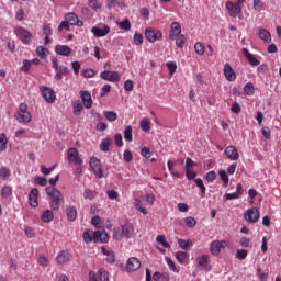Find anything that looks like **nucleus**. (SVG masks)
Listing matches in <instances>:
<instances>
[{"mask_svg":"<svg viewBox=\"0 0 281 281\" xmlns=\"http://www.w3.org/2000/svg\"><path fill=\"white\" fill-rule=\"evenodd\" d=\"M123 159L124 161H126L127 164H130V161H133V153L128 149H126L124 153H123Z\"/></svg>","mask_w":281,"mask_h":281,"instance_id":"nucleus-62","label":"nucleus"},{"mask_svg":"<svg viewBox=\"0 0 281 281\" xmlns=\"http://www.w3.org/2000/svg\"><path fill=\"white\" fill-rule=\"evenodd\" d=\"M83 199H89V201H93V199H95V192H93L91 189H86L83 192Z\"/></svg>","mask_w":281,"mask_h":281,"instance_id":"nucleus-54","label":"nucleus"},{"mask_svg":"<svg viewBox=\"0 0 281 281\" xmlns=\"http://www.w3.org/2000/svg\"><path fill=\"white\" fill-rule=\"evenodd\" d=\"M8 148V137L5 134L0 135V153H3Z\"/></svg>","mask_w":281,"mask_h":281,"instance_id":"nucleus-44","label":"nucleus"},{"mask_svg":"<svg viewBox=\"0 0 281 281\" xmlns=\"http://www.w3.org/2000/svg\"><path fill=\"white\" fill-rule=\"evenodd\" d=\"M46 194L50 199L49 205L52 210H54V212H58V210H60V202L64 201L63 193L54 187H47Z\"/></svg>","mask_w":281,"mask_h":281,"instance_id":"nucleus-1","label":"nucleus"},{"mask_svg":"<svg viewBox=\"0 0 281 281\" xmlns=\"http://www.w3.org/2000/svg\"><path fill=\"white\" fill-rule=\"evenodd\" d=\"M56 71V80H63L64 76H69V68L66 66H59L58 70Z\"/></svg>","mask_w":281,"mask_h":281,"instance_id":"nucleus-30","label":"nucleus"},{"mask_svg":"<svg viewBox=\"0 0 281 281\" xmlns=\"http://www.w3.org/2000/svg\"><path fill=\"white\" fill-rule=\"evenodd\" d=\"M133 232H135L133 224H125L121 226V234H123L125 238H131V236H133Z\"/></svg>","mask_w":281,"mask_h":281,"instance_id":"nucleus-26","label":"nucleus"},{"mask_svg":"<svg viewBox=\"0 0 281 281\" xmlns=\"http://www.w3.org/2000/svg\"><path fill=\"white\" fill-rule=\"evenodd\" d=\"M72 109H74L75 115H80V113H82V109H85V106H82V103L80 101H76L72 105Z\"/></svg>","mask_w":281,"mask_h":281,"instance_id":"nucleus-46","label":"nucleus"},{"mask_svg":"<svg viewBox=\"0 0 281 281\" xmlns=\"http://www.w3.org/2000/svg\"><path fill=\"white\" fill-rule=\"evenodd\" d=\"M95 243H109V233L106 231H95Z\"/></svg>","mask_w":281,"mask_h":281,"instance_id":"nucleus-25","label":"nucleus"},{"mask_svg":"<svg viewBox=\"0 0 281 281\" xmlns=\"http://www.w3.org/2000/svg\"><path fill=\"white\" fill-rule=\"evenodd\" d=\"M145 38L149 43H156V41H161L164 38V33L157 29L148 27L145 30Z\"/></svg>","mask_w":281,"mask_h":281,"instance_id":"nucleus-4","label":"nucleus"},{"mask_svg":"<svg viewBox=\"0 0 281 281\" xmlns=\"http://www.w3.org/2000/svg\"><path fill=\"white\" fill-rule=\"evenodd\" d=\"M89 164L90 168L94 172V176L98 179H102V177H104V173H102V164L100 159H98V157H91Z\"/></svg>","mask_w":281,"mask_h":281,"instance_id":"nucleus-6","label":"nucleus"},{"mask_svg":"<svg viewBox=\"0 0 281 281\" xmlns=\"http://www.w3.org/2000/svg\"><path fill=\"white\" fill-rule=\"evenodd\" d=\"M80 97L86 109H91V106H93V100L91 99V93L89 91H80Z\"/></svg>","mask_w":281,"mask_h":281,"instance_id":"nucleus-16","label":"nucleus"},{"mask_svg":"<svg viewBox=\"0 0 281 281\" xmlns=\"http://www.w3.org/2000/svg\"><path fill=\"white\" fill-rule=\"evenodd\" d=\"M254 10L256 12H262V10H265V2L261 0H254Z\"/></svg>","mask_w":281,"mask_h":281,"instance_id":"nucleus-49","label":"nucleus"},{"mask_svg":"<svg viewBox=\"0 0 281 281\" xmlns=\"http://www.w3.org/2000/svg\"><path fill=\"white\" fill-rule=\"evenodd\" d=\"M65 21H67L70 25H77V27H82V25H85V22L80 21L76 13H67L65 15Z\"/></svg>","mask_w":281,"mask_h":281,"instance_id":"nucleus-15","label":"nucleus"},{"mask_svg":"<svg viewBox=\"0 0 281 281\" xmlns=\"http://www.w3.org/2000/svg\"><path fill=\"white\" fill-rule=\"evenodd\" d=\"M103 115L108 122H115L117 120V112L115 111H103Z\"/></svg>","mask_w":281,"mask_h":281,"instance_id":"nucleus-33","label":"nucleus"},{"mask_svg":"<svg viewBox=\"0 0 281 281\" xmlns=\"http://www.w3.org/2000/svg\"><path fill=\"white\" fill-rule=\"evenodd\" d=\"M41 218L43 223H52L54 221V212L52 210H46L42 213Z\"/></svg>","mask_w":281,"mask_h":281,"instance_id":"nucleus-29","label":"nucleus"},{"mask_svg":"<svg viewBox=\"0 0 281 281\" xmlns=\"http://www.w3.org/2000/svg\"><path fill=\"white\" fill-rule=\"evenodd\" d=\"M165 260L170 269V271H173L175 273H179V270H177V265H175V261L170 257H165Z\"/></svg>","mask_w":281,"mask_h":281,"instance_id":"nucleus-48","label":"nucleus"},{"mask_svg":"<svg viewBox=\"0 0 281 281\" xmlns=\"http://www.w3.org/2000/svg\"><path fill=\"white\" fill-rule=\"evenodd\" d=\"M55 52L59 56H71V47H69L67 45H57L55 47Z\"/></svg>","mask_w":281,"mask_h":281,"instance_id":"nucleus-24","label":"nucleus"},{"mask_svg":"<svg viewBox=\"0 0 281 281\" xmlns=\"http://www.w3.org/2000/svg\"><path fill=\"white\" fill-rule=\"evenodd\" d=\"M124 139L126 142H133V126L127 125L124 130Z\"/></svg>","mask_w":281,"mask_h":281,"instance_id":"nucleus-36","label":"nucleus"},{"mask_svg":"<svg viewBox=\"0 0 281 281\" xmlns=\"http://www.w3.org/2000/svg\"><path fill=\"white\" fill-rule=\"evenodd\" d=\"M134 206H135V207L138 210V212H140L142 214H144V215L148 214V211H147L146 207H144V205L142 204V200L135 199Z\"/></svg>","mask_w":281,"mask_h":281,"instance_id":"nucleus-39","label":"nucleus"},{"mask_svg":"<svg viewBox=\"0 0 281 281\" xmlns=\"http://www.w3.org/2000/svg\"><path fill=\"white\" fill-rule=\"evenodd\" d=\"M101 251L103 256H108L106 260L110 265H113V262H115V254H113V250L102 247Z\"/></svg>","mask_w":281,"mask_h":281,"instance_id":"nucleus-31","label":"nucleus"},{"mask_svg":"<svg viewBox=\"0 0 281 281\" xmlns=\"http://www.w3.org/2000/svg\"><path fill=\"white\" fill-rule=\"evenodd\" d=\"M218 176L220 179L223 181L224 186L227 187L229 184V176H227V171L220 170Z\"/></svg>","mask_w":281,"mask_h":281,"instance_id":"nucleus-42","label":"nucleus"},{"mask_svg":"<svg viewBox=\"0 0 281 281\" xmlns=\"http://www.w3.org/2000/svg\"><path fill=\"white\" fill-rule=\"evenodd\" d=\"M67 157L70 164H75L76 166H82V158H80V154L78 153V149L74 147L69 148Z\"/></svg>","mask_w":281,"mask_h":281,"instance_id":"nucleus-12","label":"nucleus"},{"mask_svg":"<svg viewBox=\"0 0 281 281\" xmlns=\"http://www.w3.org/2000/svg\"><path fill=\"white\" fill-rule=\"evenodd\" d=\"M119 27L121 30H125V32H128L131 31V21H128V19L122 21L119 23Z\"/></svg>","mask_w":281,"mask_h":281,"instance_id":"nucleus-52","label":"nucleus"},{"mask_svg":"<svg viewBox=\"0 0 281 281\" xmlns=\"http://www.w3.org/2000/svg\"><path fill=\"white\" fill-rule=\"evenodd\" d=\"M225 155L231 159V161H238L240 159V156L238 155V149H236L234 146H228L225 148Z\"/></svg>","mask_w":281,"mask_h":281,"instance_id":"nucleus-17","label":"nucleus"},{"mask_svg":"<svg viewBox=\"0 0 281 281\" xmlns=\"http://www.w3.org/2000/svg\"><path fill=\"white\" fill-rule=\"evenodd\" d=\"M1 194L4 199H8L10 196H12V187L10 186H4L2 188Z\"/></svg>","mask_w":281,"mask_h":281,"instance_id":"nucleus-51","label":"nucleus"},{"mask_svg":"<svg viewBox=\"0 0 281 281\" xmlns=\"http://www.w3.org/2000/svg\"><path fill=\"white\" fill-rule=\"evenodd\" d=\"M157 243H159L160 245H162V247H165V249H170V244L166 240V236L164 235H158L156 237Z\"/></svg>","mask_w":281,"mask_h":281,"instance_id":"nucleus-45","label":"nucleus"},{"mask_svg":"<svg viewBox=\"0 0 281 281\" xmlns=\"http://www.w3.org/2000/svg\"><path fill=\"white\" fill-rule=\"evenodd\" d=\"M226 10H228V15L232 19H236L238 14L243 13V5H238L232 1H226Z\"/></svg>","mask_w":281,"mask_h":281,"instance_id":"nucleus-8","label":"nucleus"},{"mask_svg":"<svg viewBox=\"0 0 281 281\" xmlns=\"http://www.w3.org/2000/svg\"><path fill=\"white\" fill-rule=\"evenodd\" d=\"M178 246L180 247V249H184L186 251H188V249L192 247V241L190 239H178Z\"/></svg>","mask_w":281,"mask_h":281,"instance_id":"nucleus-37","label":"nucleus"},{"mask_svg":"<svg viewBox=\"0 0 281 281\" xmlns=\"http://www.w3.org/2000/svg\"><path fill=\"white\" fill-rule=\"evenodd\" d=\"M166 65H167V67L169 69L170 76H172L177 71V63L168 61Z\"/></svg>","mask_w":281,"mask_h":281,"instance_id":"nucleus-61","label":"nucleus"},{"mask_svg":"<svg viewBox=\"0 0 281 281\" xmlns=\"http://www.w3.org/2000/svg\"><path fill=\"white\" fill-rule=\"evenodd\" d=\"M70 260H71V254L65 250H61L56 257V262L58 265H66V262H69Z\"/></svg>","mask_w":281,"mask_h":281,"instance_id":"nucleus-23","label":"nucleus"},{"mask_svg":"<svg viewBox=\"0 0 281 281\" xmlns=\"http://www.w3.org/2000/svg\"><path fill=\"white\" fill-rule=\"evenodd\" d=\"M241 52L246 60H248L249 65H251L252 67H258V65H260V60H258V58H256L254 54L249 53V49L243 48Z\"/></svg>","mask_w":281,"mask_h":281,"instance_id":"nucleus-18","label":"nucleus"},{"mask_svg":"<svg viewBox=\"0 0 281 281\" xmlns=\"http://www.w3.org/2000/svg\"><path fill=\"white\" fill-rule=\"evenodd\" d=\"M244 216L245 221H247L248 223H258L260 218V211H258V209L256 207H251L245 212Z\"/></svg>","mask_w":281,"mask_h":281,"instance_id":"nucleus-10","label":"nucleus"},{"mask_svg":"<svg viewBox=\"0 0 281 281\" xmlns=\"http://www.w3.org/2000/svg\"><path fill=\"white\" fill-rule=\"evenodd\" d=\"M14 119L20 124H30L32 122V113L27 111V103H20L18 111L14 113Z\"/></svg>","mask_w":281,"mask_h":281,"instance_id":"nucleus-2","label":"nucleus"},{"mask_svg":"<svg viewBox=\"0 0 281 281\" xmlns=\"http://www.w3.org/2000/svg\"><path fill=\"white\" fill-rule=\"evenodd\" d=\"M180 35H181V24H179V22H172L171 29L169 32L170 41H175V38H177V36H180Z\"/></svg>","mask_w":281,"mask_h":281,"instance_id":"nucleus-21","label":"nucleus"},{"mask_svg":"<svg viewBox=\"0 0 281 281\" xmlns=\"http://www.w3.org/2000/svg\"><path fill=\"white\" fill-rule=\"evenodd\" d=\"M66 218L70 223H74V221L78 218V211L76 210V206L74 205L66 206Z\"/></svg>","mask_w":281,"mask_h":281,"instance_id":"nucleus-22","label":"nucleus"},{"mask_svg":"<svg viewBox=\"0 0 281 281\" xmlns=\"http://www.w3.org/2000/svg\"><path fill=\"white\" fill-rule=\"evenodd\" d=\"M40 91H41L44 100L48 104H54L56 102V92L54 91V89L46 87V86H42V87H40Z\"/></svg>","mask_w":281,"mask_h":281,"instance_id":"nucleus-5","label":"nucleus"},{"mask_svg":"<svg viewBox=\"0 0 281 281\" xmlns=\"http://www.w3.org/2000/svg\"><path fill=\"white\" fill-rule=\"evenodd\" d=\"M133 41L134 45H142V43H144V35H142V33H135Z\"/></svg>","mask_w":281,"mask_h":281,"instance_id":"nucleus-57","label":"nucleus"},{"mask_svg":"<svg viewBox=\"0 0 281 281\" xmlns=\"http://www.w3.org/2000/svg\"><path fill=\"white\" fill-rule=\"evenodd\" d=\"M10 175H11L10 168L2 167L0 169V177H1V179H8V178H10Z\"/></svg>","mask_w":281,"mask_h":281,"instance_id":"nucleus-55","label":"nucleus"},{"mask_svg":"<svg viewBox=\"0 0 281 281\" xmlns=\"http://www.w3.org/2000/svg\"><path fill=\"white\" fill-rule=\"evenodd\" d=\"M34 181L37 186H41L42 188H45V186H47V178L35 177Z\"/></svg>","mask_w":281,"mask_h":281,"instance_id":"nucleus-60","label":"nucleus"},{"mask_svg":"<svg viewBox=\"0 0 281 281\" xmlns=\"http://www.w3.org/2000/svg\"><path fill=\"white\" fill-rule=\"evenodd\" d=\"M175 41H176L177 47L182 48L183 45H186V35L183 34L177 35Z\"/></svg>","mask_w":281,"mask_h":281,"instance_id":"nucleus-47","label":"nucleus"},{"mask_svg":"<svg viewBox=\"0 0 281 281\" xmlns=\"http://www.w3.org/2000/svg\"><path fill=\"white\" fill-rule=\"evenodd\" d=\"M98 276L100 281H109V273L104 268L98 270Z\"/></svg>","mask_w":281,"mask_h":281,"instance_id":"nucleus-50","label":"nucleus"},{"mask_svg":"<svg viewBox=\"0 0 281 281\" xmlns=\"http://www.w3.org/2000/svg\"><path fill=\"white\" fill-rule=\"evenodd\" d=\"M225 247H227L226 240H214L211 243L210 251L212 256H218V254H221V250L225 249Z\"/></svg>","mask_w":281,"mask_h":281,"instance_id":"nucleus-11","label":"nucleus"},{"mask_svg":"<svg viewBox=\"0 0 281 281\" xmlns=\"http://www.w3.org/2000/svg\"><path fill=\"white\" fill-rule=\"evenodd\" d=\"M111 144H113V142L111 140V138H105L101 142L100 144V148L103 153H109L110 148H111Z\"/></svg>","mask_w":281,"mask_h":281,"instance_id":"nucleus-34","label":"nucleus"},{"mask_svg":"<svg viewBox=\"0 0 281 281\" xmlns=\"http://www.w3.org/2000/svg\"><path fill=\"white\" fill-rule=\"evenodd\" d=\"M176 259L180 265H186V261L188 260V252L186 251H178L176 254Z\"/></svg>","mask_w":281,"mask_h":281,"instance_id":"nucleus-35","label":"nucleus"},{"mask_svg":"<svg viewBox=\"0 0 281 281\" xmlns=\"http://www.w3.org/2000/svg\"><path fill=\"white\" fill-rule=\"evenodd\" d=\"M82 238L85 243H95V232L87 229L83 232Z\"/></svg>","mask_w":281,"mask_h":281,"instance_id":"nucleus-27","label":"nucleus"},{"mask_svg":"<svg viewBox=\"0 0 281 281\" xmlns=\"http://www.w3.org/2000/svg\"><path fill=\"white\" fill-rule=\"evenodd\" d=\"M30 67H32V61L24 59L21 71H24V74H30Z\"/></svg>","mask_w":281,"mask_h":281,"instance_id":"nucleus-56","label":"nucleus"},{"mask_svg":"<svg viewBox=\"0 0 281 281\" xmlns=\"http://www.w3.org/2000/svg\"><path fill=\"white\" fill-rule=\"evenodd\" d=\"M184 223L187 227H196V220L192 216L186 217Z\"/></svg>","mask_w":281,"mask_h":281,"instance_id":"nucleus-58","label":"nucleus"},{"mask_svg":"<svg viewBox=\"0 0 281 281\" xmlns=\"http://www.w3.org/2000/svg\"><path fill=\"white\" fill-rule=\"evenodd\" d=\"M140 128L144 133H150V119H143L140 121Z\"/></svg>","mask_w":281,"mask_h":281,"instance_id":"nucleus-38","label":"nucleus"},{"mask_svg":"<svg viewBox=\"0 0 281 281\" xmlns=\"http://www.w3.org/2000/svg\"><path fill=\"white\" fill-rule=\"evenodd\" d=\"M140 155H142V157H145V159H150V157L153 156V153H150V148L143 147L140 149Z\"/></svg>","mask_w":281,"mask_h":281,"instance_id":"nucleus-59","label":"nucleus"},{"mask_svg":"<svg viewBox=\"0 0 281 281\" xmlns=\"http://www.w3.org/2000/svg\"><path fill=\"white\" fill-rule=\"evenodd\" d=\"M35 54L36 56H38V58H42V60H45V58H47V54H49V49L43 46H37Z\"/></svg>","mask_w":281,"mask_h":281,"instance_id":"nucleus-32","label":"nucleus"},{"mask_svg":"<svg viewBox=\"0 0 281 281\" xmlns=\"http://www.w3.org/2000/svg\"><path fill=\"white\" fill-rule=\"evenodd\" d=\"M14 34L15 36L19 37L21 43H23L24 45H32V38H33L32 33L27 31L25 27L23 26L15 27Z\"/></svg>","mask_w":281,"mask_h":281,"instance_id":"nucleus-3","label":"nucleus"},{"mask_svg":"<svg viewBox=\"0 0 281 281\" xmlns=\"http://www.w3.org/2000/svg\"><path fill=\"white\" fill-rule=\"evenodd\" d=\"M29 204L31 207H38V189H31L29 193Z\"/></svg>","mask_w":281,"mask_h":281,"instance_id":"nucleus-19","label":"nucleus"},{"mask_svg":"<svg viewBox=\"0 0 281 281\" xmlns=\"http://www.w3.org/2000/svg\"><path fill=\"white\" fill-rule=\"evenodd\" d=\"M248 254L249 251L247 249H237L235 258H237V260H245Z\"/></svg>","mask_w":281,"mask_h":281,"instance_id":"nucleus-40","label":"nucleus"},{"mask_svg":"<svg viewBox=\"0 0 281 281\" xmlns=\"http://www.w3.org/2000/svg\"><path fill=\"white\" fill-rule=\"evenodd\" d=\"M91 33L95 38H104V36H108V34H111V27L109 25L100 26H93L91 29Z\"/></svg>","mask_w":281,"mask_h":281,"instance_id":"nucleus-9","label":"nucleus"},{"mask_svg":"<svg viewBox=\"0 0 281 281\" xmlns=\"http://www.w3.org/2000/svg\"><path fill=\"white\" fill-rule=\"evenodd\" d=\"M256 89L254 88V83L248 82L244 86V92L246 95H254Z\"/></svg>","mask_w":281,"mask_h":281,"instance_id":"nucleus-43","label":"nucleus"},{"mask_svg":"<svg viewBox=\"0 0 281 281\" xmlns=\"http://www.w3.org/2000/svg\"><path fill=\"white\" fill-rule=\"evenodd\" d=\"M224 76L228 82H234V80H236V72L234 71V68H232V65H224Z\"/></svg>","mask_w":281,"mask_h":281,"instance_id":"nucleus-20","label":"nucleus"},{"mask_svg":"<svg viewBox=\"0 0 281 281\" xmlns=\"http://www.w3.org/2000/svg\"><path fill=\"white\" fill-rule=\"evenodd\" d=\"M194 50L198 56H203V54H205V46L203 45V43L198 42L194 45Z\"/></svg>","mask_w":281,"mask_h":281,"instance_id":"nucleus-41","label":"nucleus"},{"mask_svg":"<svg viewBox=\"0 0 281 281\" xmlns=\"http://www.w3.org/2000/svg\"><path fill=\"white\" fill-rule=\"evenodd\" d=\"M102 80L108 82H120V74L117 71L105 70L100 74Z\"/></svg>","mask_w":281,"mask_h":281,"instance_id":"nucleus-13","label":"nucleus"},{"mask_svg":"<svg viewBox=\"0 0 281 281\" xmlns=\"http://www.w3.org/2000/svg\"><path fill=\"white\" fill-rule=\"evenodd\" d=\"M205 180L207 181V183H212L213 181H215L216 180V171H209L206 173Z\"/></svg>","mask_w":281,"mask_h":281,"instance_id":"nucleus-63","label":"nucleus"},{"mask_svg":"<svg viewBox=\"0 0 281 281\" xmlns=\"http://www.w3.org/2000/svg\"><path fill=\"white\" fill-rule=\"evenodd\" d=\"M194 182H195V186L201 190V193L205 194L206 189H205V184L203 183V179L201 178L194 179Z\"/></svg>","mask_w":281,"mask_h":281,"instance_id":"nucleus-53","label":"nucleus"},{"mask_svg":"<svg viewBox=\"0 0 281 281\" xmlns=\"http://www.w3.org/2000/svg\"><path fill=\"white\" fill-rule=\"evenodd\" d=\"M240 246L241 247H251V239L247 238V237H241L240 240Z\"/></svg>","mask_w":281,"mask_h":281,"instance_id":"nucleus-64","label":"nucleus"},{"mask_svg":"<svg viewBox=\"0 0 281 281\" xmlns=\"http://www.w3.org/2000/svg\"><path fill=\"white\" fill-rule=\"evenodd\" d=\"M196 267L200 271H211L210 255H202L195 259Z\"/></svg>","mask_w":281,"mask_h":281,"instance_id":"nucleus-7","label":"nucleus"},{"mask_svg":"<svg viewBox=\"0 0 281 281\" xmlns=\"http://www.w3.org/2000/svg\"><path fill=\"white\" fill-rule=\"evenodd\" d=\"M142 267V262H139V259L135 257H131L126 262V271L131 273V271H137Z\"/></svg>","mask_w":281,"mask_h":281,"instance_id":"nucleus-14","label":"nucleus"},{"mask_svg":"<svg viewBox=\"0 0 281 281\" xmlns=\"http://www.w3.org/2000/svg\"><path fill=\"white\" fill-rule=\"evenodd\" d=\"M259 38L265 43H271V33L266 29H259Z\"/></svg>","mask_w":281,"mask_h":281,"instance_id":"nucleus-28","label":"nucleus"}]
</instances>
